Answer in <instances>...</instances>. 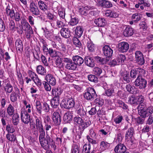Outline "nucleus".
Returning <instances> with one entry per match:
<instances>
[{"label": "nucleus", "mask_w": 153, "mask_h": 153, "mask_svg": "<svg viewBox=\"0 0 153 153\" xmlns=\"http://www.w3.org/2000/svg\"><path fill=\"white\" fill-rule=\"evenodd\" d=\"M43 110L45 112H48L49 111L50 108L49 105L46 102H44L43 103L42 106Z\"/></svg>", "instance_id": "nucleus-63"}, {"label": "nucleus", "mask_w": 153, "mask_h": 153, "mask_svg": "<svg viewBox=\"0 0 153 153\" xmlns=\"http://www.w3.org/2000/svg\"><path fill=\"white\" fill-rule=\"evenodd\" d=\"M21 24L23 30L25 31V34L27 38H30L31 33H33L31 27L29 23L26 21L25 19H22L21 21Z\"/></svg>", "instance_id": "nucleus-1"}, {"label": "nucleus", "mask_w": 153, "mask_h": 153, "mask_svg": "<svg viewBox=\"0 0 153 153\" xmlns=\"http://www.w3.org/2000/svg\"><path fill=\"white\" fill-rule=\"evenodd\" d=\"M38 5L39 9L45 12L47 10L48 7L46 2L39 0L38 2Z\"/></svg>", "instance_id": "nucleus-29"}, {"label": "nucleus", "mask_w": 153, "mask_h": 153, "mask_svg": "<svg viewBox=\"0 0 153 153\" xmlns=\"http://www.w3.org/2000/svg\"><path fill=\"white\" fill-rule=\"evenodd\" d=\"M88 78L91 82H96L97 81V78L94 75L90 74L88 75Z\"/></svg>", "instance_id": "nucleus-56"}, {"label": "nucleus", "mask_w": 153, "mask_h": 153, "mask_svg": "<svg viewBox=\"0 0 153 153\" xmlns=\"http://www.w3.org/2000/svg\"><path fill=\"white\" fill-rule=\"evenodd\" d=\"M83 31V29L82 27L80 26H77L75 30V34L77 36L80 37L82 36Z\"/></svg>", "instance_id": "nucleus-34"}, {"label": "nucleus", "mask_w": 153, "mask_h": 153, "mask_svg": "<svg viewBox=\"0 0 153 153\" xmlns=\"http://www.w3.org/2000/svg\"><path fill=\"white\" fill-rule=\"evenodd\" d=\"M146 85V82L141 77L138 76L135 81V85L136 86L138 87L140 89L145 88Z\"/></svg>", "instance_id": "nucleus-7"}, {"label": "nucleus", "mask_w": 153, "mask_h": 153, "mask_svg": "<svg viewBox=\"0 0 153 153\" xmlns=\"http://www.w3.org/2000/svg\"><path fill=\"white\" fill-rule=\"evenodd\" d=\"M135 59L137 62L140 65H142L144 63L143 55L141 52L137 51L135 53Z\"/></svg>", "instance_id": "nucleus-13"}, {"label": "nucleus", "mask_w": 153, "mask_h": 153, "mask_svg": "<svg viewBox=\"0 0 153 153\" xmlns=\"http://www.w3.org/2000/svg\"><path fill=\"white\" fill-rule=\"evenodd\" d=\"M105 89V93L108 97L114 95L115 92L114 86L113 85H108L107 88Z\"/></svg>", "instance_id": "nucleus-22"}, {"label": "nucleus", "mask_w": 153, "mask_h": 153, "mask_svg": "<svg viewBox=\"0 0 153 153\" xmlns=\"http://www.w3.org/2000/svg\"><path fill=\"white\" fill-rule=\"evenodd\" d=\"M128 99V102L130 104L134 105H137V99L133 95L130 97Z\"/></svg>", "instance_id": "nucleus-47"}, {"label": "nucleus", "mask_w": 153, "mask_h": 153, "mask_svg": "<svg viewBox=\"0 0 153 153\" xmlns=\"http://www.w3.org/2000/svg\"><path fill=\"white\" fill-rule=\"evenodd\" d=\"M57 9L59 16L62 19H64L65 15L64 9L60 6H58Z\"/></svg>", "instance_id": "nucleus-36"}, {"label": "nucleus", "mask_w": 153, "mask_h": 153, "mask_svg": "<svg viewBox=\"0 0 153 153\" xmlns=\"http://www.w3.org/2000/svg\"><path fill=\"white\" fill-rule=\"evenodd\" d=\"M134 131L133 128L132 127L129 128L126 133L125 135L126 139H127L131 138L133 135Z\"/></svg>", "instance_id": "nucleus-41"}, {"label": "nucleus", "mask_w": 153, "mask_h": 153, "mask_svg": "<svg viewBox=\"0 0 153 153\" xmlns=\"http://www.w3.org/2000/svg\"><path fill=\"white\" fill-rule=\"evenodd\" d=\"M6 13L7 16H10L11 18H13L15 13L13 10H11L8 7L6 9Z\"/></svg>", "instance_id": "nucleus-55"}, {"label": "nucleus", "mask_w": 153, "mask_h": 153, "mask_svg": "<svg viewBox=\"0 0 153 153\" xmlns=\"http://www.w3.org/2000/svg\"><path fill=\"white\" fill-rule=\"evenodd\" d=\"M77 113L81 117H84L86 116V111L82 107H80L76 110Z\"/></svg>", "instance_id": "nucleus-37"}, {"label": "nucleus", "mask_w": 153, "mask_h": 153, "mask_svg": "<svg viewBox=\"0 0 153 153\" xmlns=\"http://www.w3.org/2000/svg\"><path fill=\"white\" fill-rule=\"evenodd\" d=\"M59 98L54 97L51 100V103L52 107L53 108H57L59 105Z\"/></svg>", "instance_id": "nucleus-25"}, {"label": "nucleus", "mask_w": 153, "mask_h": 153, "mask_svg": "<svg viewBox=\"0 0 153 153\" xmlns=\"http://www.w3.org/2000/svg\"><path fill=\"white\" fill-rule=\"evenodd\" d=\"M122 79H123L125 83H128L130 82V79L129 75V73L127 71H125L122 74L121 77Z\"/></svg>", "instance_id": "nucleus-33"}, {"label": "nucleus", "mask_w": 153, "mask_h": 153, "mask_svg": "<svg viewBox=\"0 0 153 153\" xmlns=\"http://www.w3.org/2000/svg\"><path fill=\"white\" fill-rule=\"evenodd\" d=\"M15 46L17 50L19 51L22 50L23 49V45L22 41L19 39L16 40L15 42Z\"/></svg>", "instance_id": "nucleus-46"}, {"label": "nucleus", "mask_w": 153, "mask_h": 153, "mask_svg": "<svg viewBox=\"0 0 153 153\" xmlns=\"http://www.w3.org/2000/svg\"><path fill=\"white\" fill-rule=\"evenodd\" d=\"M47 16V18L51 20V23L53 22L56 21L57 18L56 16L54 15L49 11L48 12Z\"/></svg>", "instance_id": "nucleus-45"}, {"label": "nucleus", "mask_w": 153, "mask_h": 153, "mask_svg": "<svg viewBox=\"0 0 153 153\" xmlns=\"http://www.w3.org/2000/svg\"><path fill=\"white\" fill-rule=\"evenodd\" d=\"M51 118L55 124L59 125L60 124L61 117L59 112H54L51 116Z\"/></svg>", "instance_id": "nucleus-14"}, {"label": "nucleus", "mask_w": 153, "mask_h": 153, "mask_svg": "<svg viewBox=\"0 0 153 153\" xmlns=\"http://www.w3.org/2000/svg\"><path fill=\"white\" fill-rule=\"evenodd\" d=\"M141 18V15L140 13H135L132 16L131 19L136 23L140 21Z\"/></svg>", "instance_id": "nucleus-44"}, {"label": "nucleus", "mask_w": 153, "mask_h": 153, "mask_svg": "<svg viewBox=\"0 0 153 153\" xmlns=\"http://www.w3.org/2000/svg\"><path fill=\"white\" fill-rule=\"evenodd\" d=\"M87 46L89 50L91 52L94 51V45L91 40H89L87 42Z\"/></svg>", "instance_id": "nucleus-50"}, {"label": "nucleus", "mask_w": 153, "mask_h": 153, "mask_svg": "<svg viewBox=\"0 0 153 153\" xmlns=\"http://www.w3.org/2000/svg\"><path fill=\"white\" fill-rule=\"evenodd\" d=\"M75 104L74 99L69 97L63 100L61 103L60 105L62 108L69 109L74 107Z\"/></svg>", "instance_id": "nucleus-2"}, {"label": "nucleus", "mask_w": 153, "mask_h": 153, "mask_svg": "<svg viewBox=\"0 0 153 153\" xmlns=\"http://www.w3.org/2000/svg\"><path fill=\"white\" fill-rule=\"evenodd\" d=\"M6 129L9 133H13L15 131V128L12 125H7L6 126Z\"/></svg>", "instance_id": "nucleus-49"}, {"label": "nucleus", "mask_w": 153, "mask_h": 153, "mask_svg": "<svg viewBox=\"0 0 153 153\" xmlns=\"http://www.w3.org/2000/svg\"><path fill=\"white\" fill-rule=\"evenodd\" d=\"M123 119V117L122 116L118 115L114 119V121L116 124L121 123Z\"/></svg>", "instance_id": "nucleus-64"}, {"label": "nucleus", "mask_w": 153, "mask_h": 153, "mask_svg": "<svg viewBox=\"0 0 153 153\" xmlns=\"http://www.w3.org/2000/svg\"><path fill=\"white\" fill-rule=\"evenodd\" d=\"M134 30L129 27H127L123 31V34L125 36L128 37L132 36L134 33Z\"/></svg>", "instance_id": "nucleus-26"}, {"label": "nucleus", "mask_w": 153, "mask_h": 153, "mask_svg": "<svg viewBox=\"0 0 153 153\" xmlns=\"http://www.w3.org/2000/svg\"><path fill=\"white\" fill-rule=\"evenodd\" d=\"M7 139L9 141L13 142L14 143H17V140L16 135L13 134H7L6 135Z\"/></svg>", "instance_id": "nucleus-30"}, {"label": "nucleus", "mask_w": 153, "mask_h": 153, "mask_svg": "<svg viewBox=\"0 0 153 153\" xmlns=\"http://www.w3.org/2000/svg\"><path fill=\"white\" fill-rule=\"evenodd\" d=\"M91 149V145L90 144H85L83 147L82 152H90Z\"/></svg>", "instance_id": "nucleus-57"}, {"label": "nucleus", "mask_w": 153, "mask_h": 153, "mask_svg": "<svg viewBox=\"0 0 153 153\" xmlns=\"http://www.w3.org/2000/svg\"><path fill=\"white\" fill-rule=\"evenodd\" d=\"M72 59L74 62L77 66V65L79 66L81 65L84 62L83 59L78 55L73 56Z\"/></svg>", "instance_id": "nucleus-24"}, {"label": "nucleus", "mask_w": 153, "mask_h": 153, "mask_svg": "<svg viewBox=\"0 0 153 153\" xmlns=\"http://www.w3.org/2000/svg\"><path fill=\"white\" fill-rule=\"evenodd\" d=\"M66 46L63 44H62L61 46L59 47L58 50V52H60V53L63 54L67 52Z\"/></svg>", "instance_id": "nucleus-53"}, {"label": "nucleus", "mask_w": 153, "mask_h": 153, "mask_svg": "<svg viewBox=\"0 0 153 153\" xmlns=\"http://www.w3.org/2000/svg\"><path fill=\"white\" fill-rule=\"evenodd\" d=\"M129 48L128 43L126 42H122L118 44V51L121 53L126 52Z\"/></svg>", "instance_id": "nucleus-12"}, {"label": "nucleus", "mask_w": 153, "mask_h": 153, "mask_svg": "<svg viewBox=\"0 0 153 153\" xmlns=\"http://www.w3.org/2000/svg\"><path fill=\"white\" fill-rule=\"evenodd\" d=\"M7 111L8 115L10 116H12L13 115L14 113V109L13 106L10 104L7 108Z\"/></svg>", "instance_id": "nucleus-48"}, {"label": "nucleus", "mask_w": 153, "mask_h": 153, "mask_svg": "<svg viewBox=\"0 0 153 153\" xmlns=\"http://www.w3.org/2000/svg\"><path fill=\"white\" fill-rule=\"evenodd\" d=\"M78 22V20L77 18L72 17L69 23L71 25L74 26L76 25Z\"/></svg>", "instance_id": "nucleus-60"}, {"label": "nucleus", "mask_w": 153, "mask_h": 153, "mask_svg": "<svg viewBox=\"0 0 153 153\" xmlns=\"http://www.w3.org/2000/svg\"><path fill=\"white\" fill-rule=\"evenodd\" d=\"M83 119L79 117H75L74 119V123L78 125L79 126L82 122L83 121Z\"/></svg>", "instance_id": "nucleus-58"}, {"label": "nucleus", "mask_w": 153, "mask_h": 153, "mask_svg": "<svg viewBox=\"0 0 153 153\" xmlns=\"http://www.w3.org/2000/svg\"><path fill=\"white\" fill-rule=\"evenodd\" d=\"M137 3L135 5V7L137 8H138L139 7L142 10L144 9V7H149L151 5V4L150 3L149 1L148 0H137Z\"/></svg>", "instance_id": "nucleus-9"}, {"label": "nucleus", "mask_w": 153, "mask_h": 153, "mask_svg": "<svg viewBox=\"0 0 153 153\" xmlns=\"http://www.w3.org/2000/svg\"><path fill=\"white\" fill-rule=\"evenodd\" d=\"M103 50L104 55L107 57L106 59L109 60V58L112 55L113 50L108 45H105L103 48Z\"/></svg>", "instance_id": "nucleus-16"}, {"label": "nucleus", "mask_w": 153, "mask_h": 153, "mask_svg": "<svg viewBox=\"0 0 153 153\" xmlns=\"http://www.w3.org/2000/svg\"><path fill=\"white\" fill-rule=\"evenodd\" d=\"M20 115L22 121L25 124H28L30 121V116L24 109H21Z\"/></svg>", "instance_id": "nucleus-8"}, {"label": "nucleus", "mask_w": 153, "mask_h": 153, "mask_svg": "<svg viewBox=\"0 0 153 153\" xmlns=\"http://www.w3.org/2000/svg\"><path fill=\"white\" fill-rule=\"evenodd\" d=\"M93 72L95 75L97 76H100L102 73V70L100 68L95 67L93 69Z\"/></svg>", "instance_id": "nucleus-54"}, {"label": "nucleus", "mask_w": 153, "mask_h": 153, "mask_svg": "<svg viewBox=\"0 0 153 153\" xmlns=\"http://www.w3.org/2000/svg\"><path fill=\"white\" fill-rule=\"evenodd\" d=\"M73 43L77 47H79L81 45L80 41L76 37H74L73 38Z\"/></svg>", "instance_id": "nucleus-61"}, {"label": "nucleus", "mask_w": 153, "mask_h": 153, "mask_svg": "<svg viewBox=\"0 0 153 153\" xmlns=\"http://www.w3.org/2000/svg\"><path fill=\"white\" fill-rule=\"evenodd\" d=\"M36 71L39 74L42 75H45L46 73V69L41 65L37 66Z\"/></svg>", "instance_id": "nucleus-38"}, {"label": "nucleus", "mask_w": 153, "mask_h": 153, "mask_svg": "<svg viewBox=\"0 0 153 153\" xmlns=\"http://www.w3.org/2000/svg\"><path fill=\"white\" fill-rule=\"evenodd\" d=\"M142 105H140L138 107V113L139 115L143 118H145L149 116V114L146 110V109L141 107Z\"/></svg>", "instance_id": "nucleus-18"}, {"label": "nucleus", "mask_w": 153, "mask_h": 153, "mask_svg": "<svg viewBox=\"0 0 153 153\" xmlns=\"http://www.w3.org/2000/svg\"><path fill=\"white\" fill-rule=\"evenodd\" d=\"M45 79L52 85H54L56 84V82L55 78L51 74H48L46 75L45 77Z\"/></svg>", "instance_id": "nucleus-19"}, {"label": "nucleus", "mask_w": 153, "mask_h": 153, "mask_svg": "<svg viewBox=\"0 0 153 153\" xmlns=\"http://www.w3.org/2000/svg\"><path fill=\"white\" fill-rule=\"evenodd\" d=\"M66 76L65 77V79L68 82H72V80L73 79V74L70 73H67L65 74Z\"/></svg>", "instance_id": "nucleus-59"}, {"label": "nucleus", "mask_w": 153, "mask_h": 153, "mask_svg": "<svg viewBox=\"0 0 153 153\" xmlns=\"http://www.w3.org/2000/svg\"><path fill=\"white\" fill-rule=\"evenodd\" d=\"M116 59L117 61V63L120 65L124 64V61L126 60V58L124 55L120 54L118 55Z\"/></svg>", "instance_id": "nucleus-35"}, {"label": "nucleus", "mask_w": 153, "mask_h": 153, "mask_svg": "<svg viewBox=\"0 0 153 153\" xmlns=\"http://www.w3.org/2000/svg\"><path fill=\"white\" fill-rule=\"evenodd\" d=\"M56 22H53L51 23V25L55 28H62L67 26V24L65 19L62 18L58 19L56 18Z\"/></svg>", "instance_id": "nucleus-6"}, {"label": "nucleus", "mask_w": 153, "mask_h": 153, "mask_svg": "<svg viewBox=\"0 0 153 153\" xmlns=\"http://www.w3.org/2000/svg\"><path fill=\"white\" fill-rule=\"evenodd\" d=\"M94 22L97 26L102 27V28L99 29V31L101 32L102 35L103 33H104L103 31L105 29V28L104 27L106 23L105 19L103 18L96 19L94 21Z\"/></svg>", "instance_id": "nucleus-4"}, {"label": "nucleus", "mask_w": 153, "mask_h": 153, "mask_svg": "<svg viewBox=\"0 0 153 153\" xmlns=\"http://www.w3.org/2000/svg\"><path fill=\"white\" fill-rule=\"evenodd\" d=\"M96 94L94 89L91 88H87V91L83 94L84 98L87 100H91L96 96Z\"/></svg>", "instance_id": "nucleus-3"}, {"label": "nucleus", "mask_w": 153, "mask_h": 153, "mask_svg": "<svg viewBox=\"0 0 153 153\" xmlns=\"http://www.w3.org/2000/svg\"><path fill=\"white\" fill-rule=\"evenodd\" d=\"M91 124V122L90 121H87L85 122L83 120L82 123H81L79 127L80 128L82 129L83 130H84L89 126Z\"/></svg>", "instance_id": "nucleus-43"}, {"label": "nucleus", "mask_w": 153, "mask_h": 153, "mask_svg": "<svg viewBox=\"0 0 153 153\" xmlns=\"http://www.w3.org/2000/svg\"><path fill=\"white\" fill-rule=\"evenodd\" d=\"M105 14L106 16L111 18H116L119 16L118 13L114 11H112L110 10H107L105 11Z\"/></svg>", "instance_id": "nucleus-27"}, {"label": "nucleus", "mask_w": 153, "mask_h": 153, "mask_svg": "<svg viewBox=\"0 0 153 153\" xmlns=\"http://www.w3.org/2000/svg\"><path fill=\"white\" fill-rule=\"evenodd\" d=\"M97 3L104 7L109 8L112 7V4L109 1L105 0H96Z\"/></svg>", "instance_id": "nucleus-17"}, {"label": "nucleus", "mask_w": 153, "mask_h": 153, "mask_svg": "<svg viewBox=\"0 0 153 153\" xmlns=\"http://www.w3.org/2000/svg\"><path fill=\"white\" fill-rule=\"evenodd\" d=\"M72 113L70 111H68L64 114L63 119L65 122L68 123L70 120H72Z\"/></svg>", "instance_id": "nucleus-32"}, {"label": "nucleus", "mask_w": 153, "mask_h": 153, "mask_svg": "<svg viewBox=\"0 0 153 153\" xmlns=\"http://www.w3.org/2000/svg\"><path fill=\"white\" fill-rule=\"evenodd\" d=\"M63 92L62 89L59 88H54L52 89V93L54 97H57L59 98V96Z\"/></svg>", "instance_id": "nucleus-31"}, {"label": "nucleus", "mask_w": 153, "mask_h": 153, "mask_svg": "<svg viewBox=\"0 0 153 153\" xmlns=\"http://www.w3.org/2000/svg\"><path fill=\"white\" fill-rule=\"evenodd\" d=\"M45 136V133L40 134L39 136V140L41 146L44 149H47L49 146V145Z\"/></svg>", "instance_id": "nucleus-10"}, {"label": "nucleus", "mask_w": 153, "mask_h": 153, "mask_svg": "<svg viewBox=\"0 0 153 153\" xmlns=\"http://www.w3.org/2000/svg\"><path fill=\"white\" fill-rule=\"evenodd\" d=\"M126 150V147L123 144L118 145L114 149V151L116 153H124Z\"/></svg>", "instance_id": "nucleus-23"}, {"label": "nucleus", "mask_w": 153, "mask_h": 153, "mask_svg": "<svg viewBox=\"0 0 153 153\" xmlns=\"http://www.w3.org/2000/svg\"><path fill=\"white\" fill-rule=\"evenodd\" d=\"M60 33L62 36L65 38H68L71 36V32L68 29L62 28L61 30Z\"/></svg>", "instance_id": "nucleus-28"}, {"label": "nucleus", "mask_w": 153, "mask_h": 153, "mask_svg": "<svg viewBox=\"0 0 153 153\" xmlns=\"http://www.w3.org/2000/svg\"><path fill=\"white\" fill-rule=\"evenodd\" d=\"M90 8L89 6L81 7L79 8V11L81 15H86L87 14V11L89 10Z\"/></svg>", "instance_id": "nucleus-42"}, {"label": "nucleus", "mask_w": 153, "mask_h": 153, "mask_svg": "<svg viewBox=\"0 0 153 153\" xmlns=\"http://www.w3.org/2000/svg\"><path fill=\"white\" fill-rule=\"evenodd\" d=\"M77 67V66L74 62H73L72 61L68 64H66L65 65L66 68L70 70H75Z\"/></svg>", "instance_id": "nucleus-39"}, {"label": "nucleus", "mask_w": 153, "mask_h": 153, "mask_svg": "<svg viewBox=\"0 0 153 153\" xmlns=\"http://www.w3.org/2000/svg\"><path fill=\"white\" fill-rule=\"evenodd\" d=\"M85 62L86 65L90 67H93L95 63L93 58L90 56H87L85 59Z\"/></svg>", "instance_id": "nucleus-20"}, {"label": "nucleus", "mask_w": 153, "mask_h": 153, "mask_svg": "<svg viewBox=\"0 0 153 153\" xmlns=\"http://www.w3.org/2000/svg\"><path fill=\"white\" fill-rule=\"evenodd\" d=\"M4 89L6 93H10L12 92L13 87L10 84L8 83L5 84Z\"/></svg>", "instance_id": "nucleus-40"}, {"label": "nucleus", "mask_w": 153, "mask_h": 153, "mask_svg": "<svg viewBox=\"0 0 153 153\" xmlns=\"http://www.w3.org/2000/svg\"><path fill=\"white\" fill-rule=\"evenodd\" d=\"M12 122L14 125L18 124L19 122V116L17 114H14L13 116Z\"/></svg>", "instance_id": "nucleus-52"}, {"label": "nucleus", "mask_w": 153, "mask_h": 153, "mask_svg": "<svg viewBox=\"0 0 153 153\" xmlns=\"http://www.w3.org/2000/svg\"><path fill=\"white\" fill-rule=\"evenodd\" d=\"M118 103L119 106L122 108L123 109H126L128 108V105L122 101H119L118 102Z\"/></svg>", "instance_id": "nucleus-62"}, {"label": "nucleus", "mask_w": 153, "mask_h": 153, "mask_svg": "<svg viewBox=\"0 0 153 153\" xmlns=\"http://www.w3.org/2000/svg\"><path fill=\"white\" fill-rule=\"evenodd\" d=\"M35 118L36 122V126L37 129L39 131L40 134L45 133L43 129V127L42 124L41 118L35 117Z\"/></svg>", "instance_id": "nucleus-15"}, {"label": "nucleus", "mask_w": 153, "mask_h": 153, "mask_svg": "<svg viewBox=\"0 0 153 153\" xmlns=\"http://www.w3.org/2000/svg\"><path fill=\"white\" fill-rule=\"evenodd\" d=\"M58 52L55 50H53L52 48H49V49L48 53L52 57H56L58 55Z\"/></svg>", "instance_id": "nucleus-51"}, {"label": "nucleus", "mask_w": 153, "mask_h": 153, "mask_svg": "<svg viewBox=\"0 0 153 153\" xmlns=\"http://www.w3.org/2000/svg\"><path fill=\"white\" fill-rule=\"evenodd\" d=\"M30 10L33 14L36 16L39 14V11L34 3H30Z\"/></svg>", "instance_id": "nucleus-21"}, {"label": "nucleus", "mask_w": 153, "mask_h": 153, "mask_svg": "<svg viewBox=\"0 0 153 153\" xmlns=\"http://www.w3.org/2000/svg\"><path fill=\"white\" fill-rule=\"evenodd\" d=\"M14 90L12 92L10 95V100L12 102H15L17 101V97H19L20 95V91L17 87H15Z\"/></svg>", "instance_id": "nucleus-11"}, {"label": "nucleus", "mask_w": 153, "mask_h": 153, "mask_svg": "<svg viewBox=\"0 0 153 153\" xmlns=\"http://www.w3.org/2000/svg\"><path fill=\"white\" fill-rule=\"evenodd\" d=\"M110 144L107 142L102 141L100 143V147L97 148H94V151L97 152V153H101L102 152L108 149L110 146Z\"/></svg>", "instance_id": "nucleus-5"}]
</instances>
